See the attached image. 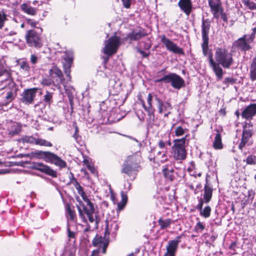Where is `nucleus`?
I'll return each mask as SVG.
<instances>
[{
  "label": "nucleus",
  "instance_id": "13d9d810",
  "mask_svg": "<svg viewBox=\"0 0 256 256\" xmlns=\"http://www.w3.org/2000/svg\"><path fill=\"white\" fill-rule=\"evenodd\" d=\"M38 60V58L36 55L34 54H31L30 57V62L32 64H37Z\"/></svg>",
  "mask_w": 256,
  "mask_h": 256
},
{
  "label": "nucleus",
  "instance_id": "603ef678",
  "mask_svg": "<svg viewBox=\"0 0 256 256\" xmlns=\"http://www.w3.org/2000/svg\"><path fill=\"white\" fill-rule=\"evenodd\" d=\"M84 164L86 166L88 169L90 171V172L92 174H94L96 170L94 166L89 162L88 160H84Z\"/></svg>",
  "mask_w": 256,
  "mask_h": 256
},
{
  "label": "nucleus",
  "instance_id": "ddd939ff",
  "mask_svg": "<svg viewBox=\"0 0 256 256\" xmlns=\"http://www.w3.org/2000/svg\"><path fill=\"white\" fill-rule=\"evenodd\" d=\"M168 83H170L174 88L178 90L184 86V80L180 76L174 73H170L168 74Z\"/></svg>",
  "mask_w": 256,
  "mask_h": 256
},
{
  "label": "nucleus",
  "instance_id": "79ce46f5",
  "mask_svg": "<svg viewBox=\"0 0 256 256\" xmlns=\"http://www.w3.org/2000/svg\"><path fill=\"white\" fill-rule=\"evenodd\" d=\"M158 224L162 229H164L168 228L170 224V220L169 219L162 220L160 219L158 220Z\"/></svg>",
  "mask_w": 256,
  "mask_h": 256
},
{
  "label": "nucleus",
  "instance_id": "dca6fc26",
  "mask_svg": "<svg viewBox=\"0 0 256 256\" xmlns=\"http://www.w3.org/2000/svg\"><path fill=\"white\" fill-rule=\"evenodd\" d=\"M32 168L34 170H39L53 178L57 177V174L56 171L52 169L49 166L42 162L34 164Z\"/></svg>",
  "mask_w": 256,
  "mask_h": 256
},
{
  "label": "nucleus",
  "instance_id": "a18cd8bd",
  "mask_svg": "<svg viewBox=\"0 0 256 256\" xmlns=\"http://www.w3.org/2000/svg\"><path fill=\"white\" fill-rule=\"evenodd\" d=\"M247 164L254 165L256 164V156L250 155L248 156L246 160H244Z\"/></svg>",
  "mask_w": 256,
  "mask_h": 256
},
{
  "label": "nucleus",
  "instance_id": "4d7b16f0",
  "mask_svg": "<svg viewBox=\"0 0 256 256\" xmlns=\"http://www.w3.org/2000/svg\"><path fill=\"white\" fill-rule=\"evenodd\" d=\"M52 82H53V80L52 81L50 79L44 78L42 80L41 84L44 86H50L52 84Z\"/></svg>",
  "mask_w": 256,
  "mask_h": 256
},
{
  "label": "nucleus",
  "instance_id": "6e6552de",
  "mask_svg": "<svg viewBox=\"0 0 256 256\" xmlns=\"http://www.w3.org/2000/svg\"><path fill=\"white\" fill-rule=\"evenodd\" d=\"M252 124L250 122H245L243 126L242 138L238 145V148L241 150L246 146L252 136Z\"/></svg>",
  "mask_w": 256,
  "mask_h": 256
},
{
  "label": "nucleus",
  "instance_id": "1a4fd4ad",
  "mask_svg": "<svg viewBox=\"0 0 256 256\" xmlns=\"http://www.w3.org/2000/svg\"><path fill=\"white\" fill-rule=\"evenodd\" d=\"M44 160L46 162L54 164L60 168L66 166V162L57 155L50 152H46Z\"/></svg>",
  "mask_w": 256,
  "mask_h": 256
},
{
  "label": "nucleus",
  "instance_id": "69168bd1",
  "mask_svg": "<svg viewBox=\"0 0 256 256\" xmlns=\"http://www.w3.org/2000/svg\"><path fill=\"white\" fill-rule=\"evenodd\" d=\"M123 2V4L124 6L126 8H128L130 6V0H122Z\"/></svg>",
  "mask_w": 256,
  "mask_h": 256
},
{
  "label": "nucleus",
  "instance_id": "c85d7f7f",
  "mask_svg": "<svg viewBox=\"0 0 256 256\" xmlns=\"http://www.w3.org/2000/svg\"><path fill=\"white\" fill-rule=\"evenodd\" d=\"M213 146L216 150H220L222 148L221 135L218 131H217L213 143Z\"/></svg>",
  "mask_w": 256,
  "mask_h": 256
},
{
  "label": "nucleus",
  "instance_id": "a878e982",
  "mask_svg": "<svg viewBox=\"0 0 256 256\" xmlns=\"http://www.w3.org/2000/svg\"><path fill=\"white\" fill-rule=\"evenodd\" d=\"M20 8L25 13L32 15L34 16L36 14L37 10L36 8H32L30 4L24 3L22 4L20 6Z\"/></svg>",
  "mask_w": 256,
  "mask_h": 256
},
{
  "label": "nucleus",
  "instance_id": "f704fd0d",
  "mask_svg": "<svg viewBox=\"0 0 256 256\" xmlns=\"http://www.w3.org/2000/svg\"><path fill=\"white\" fill-rule=\"evenodd\" d=\"M66 208L69 219L71 220H74L76 217L74 210L71 208L70 206L68 204H66Z\"/></svg>",
  "mask_w": 256,
  "mask_h": 256
},
{
  "label": "nucleus",
  "instance_id": "bb28decb",
  "mask_svg": "<svg viewBox=\"0 0 256 256\" xmlns=\"http://www.w3.org/2000/svg\"><path fill=\"white\" fill-rule=\"evenodd\" d=\"M162 172L164 176L168 179H169L171 181L174 180V170L172 168H170L167 165L164 166H163Z\"/></svg>",
  "mask_w": 256,
  "mask_h": 256
},
{
  "label": "nucleus",
  "instance_id": "de8ad7c7",
  "mask_svg": "<svg viewBox=\"0 0 256 256\" xmlns=\"http://www.w3.org/2000/svg\"><path fill=\"white\" fill-rule=\"evenodd\" d=\"M244 4L250 10H256V4L253 2L245 0L244 1Z\"/></svg>",
  "mask_w": 256,
  "mask_h": 256
},
{
  "label": "nucleus",
  "instance_id": "f257e3e1",
  "mask_svg": "<svg viewBox=\"0 0 256 256\" xmlns=\"http://www.w3.org/2000/svg\"><path fill=\"white\" fill-rule=\"evenodd\" d=\"M214 58L215 61L213 59L212 54L210 53L208 54L210 66L212 68L218 80H220L222 78L224 72L220 66L224 68H229L233 64L234 60L232 54L225 48H216Z\"/></svg>",
  "mask_w": 256,
  "mask_h": 256
},
{
  "label": "nucleus",
  "instance_id": "e433bc0d",
  "mask_svg": "<svg viewBox=\"0 0 256 256\" xmlns=\"http://www.w3.org/2000/svg\"><path fill=\"white\" fill-rule=\"evenodd\" d=\"M72 175L74 180V185L76 189L77 190L78 194H84V190L82 187L80 185V184L78 183L77 180L74 178V174H72Z\"/></svg>",
  "mask_w": 256,
  "mask_h": 256
},
{
  "label": "nucleus",
  "instance_id": "39448f33",
  "mask_svg": "<svg viewBox=\"0 0 256 256\" xmlns=\"http://www.w3.org/2000/svg\"><path fill=\"white\" fill-rule=\"evenodd\" d=\"M120 44V37L113 36L104 42V46L102 48V52L108 56H112L116 52Z\"/></svg>",
  "mask_w": 256,
  "mask_h": 256
},
{
  "label": "nucleus",
  "instance_id": "338daca9",
  "mask_svg": "<svg viewBox=\"0 0 256 256\" xmlns=\"http://www.w3.org/2000/svg\"><path fill=\"white\" fill-rule=\"evenodd\" d=\"M108 244H107V243H106V242H104V243L102 244L101 246L102 247V252L103 254H105V253H106V248H107V247H108Z\"/></svg>",
  "mask_w": 256,
  "mask_h": 256
},
{
  "label": "nucleus",
  "instance_id": "473e14b6",
  "mask_svg": "<svg viewBox=\"0 0 256 256\" xmlns=\"http://www.w3.org/2000/svg\"><path fill=\"white\" fill-rule=\"evenodd\" d=\"M21 130L22 126L18 124H14L12 126L10 133L12 136L16 135L21 132Z\"/></svg>",
  "mask_w": 256,
  "mask_h": 256
},
{
  "label": "nucleus",
  "instance_id": "2eb2a0df",
  "mask_svg": "<svg viewBox=\"0 0 256 256\" xmlns=\"http://www.w3.org/2000/svg\"><path fill=\"white\" fill-rule=\"evenodd\" d=\"M155 100L158 103L159 112L164 114V117H168L170 114V111L172 109V106L168 102H163L162 100L157 96H156Z\"/></svg>",
  "mask_w": 256,
  "mask_h": 256
},
{
  "label": "nucleus",
  "instance_id": "0eeeda50",
  "mask_svg": "<svg viewBox=\"0 0 256 256\" xmlns=\"http://www.w3.org/2000/svg\"><path fill=\"white\" fill-rule=\"evenodd\" d=\"M246 35L244 34L242 37L239 38L234 41L232 46V48L234 50H241L246 52L252 48L250 44L252 41L249 40V38H246Z\"/></svg>",
  "mask_w": 256,
  "mask_h": 256
},
{
  "label": "nucleus",
  "instance_id": "37998d69",
  "mask_svg": "<svg viewBox=\"0 0 256 256\" xmlns=\"http://www.w3.org/2000/svg\"><path fill=\"white\" fill-rule=\"evenodd\" d=\"M20 69H22V70L24 71L26 73H28L30 69L29 64L26 61L21 62L20 63Z\"/></svg>",
  "mask_w": 256,
  "mask_h": 256
},
{
  "label": "nucleus",
  "instance_id": "c9c22d12",
  "mask_svg": "<svg viewBox=\"0 0 256 256\" xmlns=\"http://www.w3.org/2000/svg\"><path fill=\"white\" fill-rule=\"evenodd\" d=\"M104 238L102 236H96V238L92 240V244L95 246H98V248H101L102 244L104 243Z\"/></svg>",
  "mask_w": 256,
  "mask_h": 256
},
{
  "label": "nucleus",
  "instance_id": "393cba45",
  "mask_svg": "<svg viewBox=\"0 0 256 256\" xmlns=\"http://www.w3.org/2000/svg\"><path fill=\"white\" fill-rule=\"evenodd\" d=\"M204 203L201 200L196 206V208L199 210L200 216L204 218H208L210 215L211 208L210 206H206L202 208Z\"/></svg>",
  "mask_w": 256,
  "mask_h": 256
},
{
  "label": "nucleus",
  "instance_id": "72a5a7b5",
  "mask_svg": "<svg viewBox=\"0 0 256 256\" xmlns=\"http://www.w3.org/2000/svg\"><path fill=\"white\" fill-rule=\"evenodd\" d=\"M35 144L40 146L51 147L52 146V144L44 139L40 138H36Z\"/></svg>",
  "mask_w": 256,
  "mask_h": 256
},
{
  "label": "nucleus",
  "instance_id": "0e129e2a",
  "mask_svg": "<svg viewBox=\"0 0 256 256\" xmlns=\"http://www.w3.org/2000/svg\"><path fill=\"white\" fill-rule=\"evenodd\" d=\"M152 46V44L148 42H144V45L142 48L144 50H149Z\"/></svg>",
  "mask_w": 256,
  "mask_h": 256
},
{
  "label": "nucleus",
  "instance_id": "6ab92c4d",
  "mask_svg": "<svg viewBox=\"0 0 256 256\" xmlns=\"http://www.w3.org/2000/svg\"><path fill=\"white\" fill-rule=\"evenodd\" d=\"M147 33L144 29L138 30H132L126 36V40L130 41H136L147 36Z\"/></svg>",
  "mask_w": 256,
  "mask_h": 256
},
{
  "label": "nucleus",
  "instance_id": "6e6d98bb",
  "mask_svg": "<svg viewBox=\"0 0 256 256\" xmlns=\"http://www.w3.org/2000/svg\"><path fill=\"white\" fill-rule=\"evenodd\" d=\"M154 110H152V112H150L149 110H146L148 113L149 122L150 124L153 123L154 119Z\"/></svg>",
  "mask_w": 256,
  "mask_h": 256
},
{
  "label": "nucleus",
  "instance_id": "4be33fe9",
  "mask_svg": "<svg viewBox=\"0 0 256 256\" xmlns=\"http://www.w3.org/2000/svg\"><path fill=\"white\" fill-rule=\"evenodd\" d=\"M208 4L214 17L218 18L220 17V10H222L220 8V4L215 0H209Z\"/></svg>",
  "mask_w": 256,
  "mask_h": 256
},
{
  "label": "nucleus",
  "instance_id": "7ed1b4c3",
  "mask_svg": "<svg viewBox=\"0 0 256 256\" xmlns=\"http://www.w3.org/2000/svg\"><path fill=\"white\" fill-rule=\"evenodd\" d=\"M139 158L136 156H128L122 165V172L127 174L134 180L140 168Z\"/></svg>",
  "mask_w": 256,
  "mask_h": 256
},
{
  "label": "nucleus",
  "instance_id": "774afa93",
  "mask_svg": "<svg viewBox=\"0 0 256 256\" xmlns=\"http://www.w3.org/2000/svg\"><path fill=\"white\" fill-rule=\"evenodd\" d=\"M100 248H98L96 250H94L92 252V254L90 256H95L98 254L100 251Z\"/></svg>",
  "mask_w": 256,
  "mask_h": 256
},
{
  "label": "nucleus",
  "instance_id": "4c0bfd02",
  "mask_svg": "<svg viewBox=\"0 0 256 256\" xmlns=\"http://www.w3.org/2000/svg\"><path fill=\"white\" fill-rule=\"evenodd\" d=\"M142 42H138L137 47L136 48V51L141 54L142 58H148L150 54V52H145L142 48L141 46Z\"/></svg>",
  "mask_w": 256,
  "mask_h": 256
},
{
  "label": "nucleus",
  "instance_id": "c756f323",
  "mask_svg": "<svg viewBox=\"0 0 256 256\" xmlns=\"http://www.w3.org/2000/svg\"><path fill=\"white\" fill-rule=\"evenodd\" d=\"M152 96L151 94H148V98H147V102L148 106H146L144 104V102L142 100H140V102L142 104V106L145 110H149L150 112H152V110H154L152 106Z\"/></svg>",
  "mask_w": 256,
  "mask_h": 256
},
{
  "label": "nucleus",
  "instance_id": "9b49d317",
  "mask_svg": "<svg viewBox=\"0 0 256 256\" xmlns=\"http://www.w3.org/2000/svg\"><path fill=\"white\" fill-rule=\"evenodd\" d=\"M161 42L164 44L166 49L174 54H182L183 50L179 48L176 44L174 43L170 39L166 38L164 35L161 36Z\"/></svg>",
  "mask_w": 256,
  "mask_h": 256
},
{
  "label": "nucleus",
  "instance_id": "7c9ffc66",
  "mask_svg": "<svg viewBox=\"0 0 256 256\" xmlns=\"http://www.w3.org/2000/svg\"><path fill=\"white\" fill-rule=\"evenodd\" d=\"M46 152L42 150H36L31 152L30 155L28 156L30 158L42 159L44 160Z\"/></svg>",
  "mask_w": 256,
  "mask_h": 256
},
{
  "label": "nucleus",
  "instance_id": "a211bd4d",
  "mask_svg": "<svg viewBox=\"0 0 256 256\" xmlns=\"http://www.w3.org/2000/svg\"><path fill=\"white\" fill-rule=\"evenodd\" d=\"M63 58L65 60V62L63 64L64 69L66 76L68 78L69 80H70V68L72 62L73 58L70 54H68L66 52L64 55L63 56Z\"/></svg>",
  "mask_w": 256,
  "mask_h": 256
},
{
  "label": "nucleus",
  "instance_id": "423d86ee",
  "mask_svg": "<svg viewBox=\"0 0 256 256\" xmlns=\"http://www.w3.org/2000/svg\"><path fill=\"white\" fill-rule=\"evenodd\" d=\"M26 39L30 46L40 48L42 46L40 34L34 30L28 31L26 34Z\"/></svg>",
  "mask_w": 256,
  "mask_h": 256
},
{
  "label": "nucleus",
  "instance_id": "a19ab883",
  "mask_svg": "<svg viewBox=\"0 0 256 256\" xmlns=\"http://www.w3.org/2000/svg\"><path fill=\"white\" fill-rule=\"evenodd\" d=\"M202 46L204 54L206 56L208 50V40L202 39Z\"/></svg>",
  "mask_w": 256,
  "mask_h": 256
},
{
  "label": "nucleus",
  "instance_id": "864d4df0",
  "mask_svg": "<svg viewBox=\"0 0 256 256\" xmlns=\"http://www.w3.org/2000/svg\"><path fill=\"white\" fill-rule=\"evenodd\" d=\"M252 30V32L249 36V40L253 42L256 34V24H253V28Z\"/></svg>",
  "mask_w": 256,
  "mask_h": 256
},
{
  "label": "nucleus",
  "instance_id": "b1692460",
  "mask_svg": "<svg viewBox=\"0 0 256 256\" xmlns=\"http://www.w3.org/2000/svg\"><path fill=\"white\" fill-rule=\"evenodd\" d=\"M3 75L6 76V78L0 80V89L2 90L6 88L12 82L10 73L7 70H4L0 72V76H2Z\"/></svg>",
  "mask_w": 256,
  "mask_h": 256
},
{
  "label": "nucleus",
  "instance_id": "052dcab7",
  "mask_svg": "<svg viewBox=\"0 0 256 256\" xmlns=\"http://www.w3.org/2000/svg\"><path fill=\"white\" fill-rule=\"evenodd\" d=\"M205 226L202 222H197L195 226V229L196 231H198V230H202L204 229Z\"/></svg>",
  "mask_w": 256,
  "mask_h": 256
},
{
  "label": "nucleus",
  "instance_id": "bf43d9fd",
  "mask_svg": "<svg viewBox=\"0 0 256 256\" xmlns=\"http://www.w3.org/2000/svg\"><path fill=\"white\" fill-rule=\"evenodd\" d=\"M52 94L48 91H46V94L44 96V100L46 102H50L52 98Z\"/></svg>",
  "mask_w": 256,
  "mask_h": 256
},
{
  "label": "nucleus",
  "instance_id": "58836bf2",
  "mask_svg": "<svg viewBox=\"0 0 256 256\" xmlns=\"http://www.w3.org/2000/svg\"><path fill=\"white\" fill-rule=\"evenodd\" d=\"M158 147L162 150V157L166 156V153L167 152V148L166 147V142H164L162 140H160L158 142Z\"/></svg>",
  "mask_w": 256,
  "mask_h": 256
},
{
  "label": "nucleus",
  "instance_id": "3c124183",
  "mask_svg": "<svg viewBox=\"0 0 256 256\" xmlns=\"http://www.w3.org/2000/svg\"><path fill=\"white\" fill-rule=\"evenodd\" d=\"M186 130V128H184L180 126H178L175 130V134L176 136H181L185 133Z\"/></svg>",
  "mask_w": 256,
  "mask_h": 256
},
{
  "label": "nucleus",
  "instance_id": "f8f14e48",
  "mask_svg": "<svg viewBox=\"0 0 256 256\" xmlns=\"http://www.w3.org/2000/svg\"><path fill=\"white\" fill-rule=\"evenodd\" d=\"M51 78L53 80L54 85H59L64 80V76L62 71L56 66H53L49 70Z\"/></svg>",
  "mask_w": 256,
  "mask_h": 256
},
{
  "label": "nucleus",
  "instance_id": "49530a36",
  "mask_svg": "<svg viewBox=\"0 0 256 256\" xmlns=\"http://www.w3.org/2000/svg\"><path fill=\"white\" fill-rule=\"evenodd\" d=\"M15 93L12 91H9L6 94V103H10L11 102L15 97Z\"/></svg>",
  "mask_w": 256,
  "mask_h": 256
},
{
  "label": "nucleus",
  "instance_id": "20e7f679",
  "mask_svg": "<svg viewBox=\"0 0 256 256\" xmlns=\"http://www.w3.org/2000/svg\"><path fill=\"white\" fill-rule=\"evenodd\" d=\"M186 137L174 140L172 151L174 158L176 160H182L186 158Z\"/></svg>",
  "mask_w": 256,
  "mask_h": 256
},
{
  "label": "nucleus",
  "instance_id": "e2e57ef3",
  "mask_svg": "<svg viewBox=\"0 0 256 256\" xmlns=\"http://www.w3.org/2000/svg\"><path fill=\"white\" fill-rule=\"evenodd\" d=\"M220 16L222 19L225 22H228V18L225 13L223 12V10H220Z\"/></svg>",
  "mask_w": 256,
  "mask_h": 256
},
{
  "label": "nucleus",
  "instance_id": "09e8293b",
  "mask_svg": "<svg viewBox=\"0 0 256 256\" xmlns=\"http://www.w3.org/2000/svg\"><path fill=\"white\" fill-rule=\"evenodd\" d=\"M66 230L68 240L70 241L72 239L75 240L76 236L77 234L76 232L71 231L68 226Z\"/></svg>",
  "mask_w": 256,
  "mask_h": 256
},
{
  "label": "nucleus",
  "instance_id": "f3484780",
  "mask_svg": "<svg viewBox=\"0 0 256 256\" xmlns=\"http://www.w3.org/2000/svg\"><path fill=\"white\" fill-rule=\"evenodd\" d=\"M256 114V103L251 104L242 110L241 116L243 118L250 122Z\"/></svg>",
  "mask_w": 256,
  "mask_h": 256
},
{
  "label": "nucleus",
  "instance_id": "ea45409f",
  "mask_svg": "<svg viewBox=\"0 0 256 256\" xmlns=\"http://www.w3.org/2000/svg\"><path fill=\"white\" fill-rule=\"evenodd\" d=\"M121 194L122 198V202L118 204V207L119 210L123 209L127 200V196L124 194V192H122Z\"/></svg>",
  "mask_w": 256,
  "mask_h": 256
},
{
  "label": "nucleus",
  "instance_id": "f03ea898",
  "mask_svg": "<svg viewBox=\"0 0 256 256\" xmlns=\"http://www.w3.org/2000/svg\"><path fill=\"white\" fill-rule=\"evenodd\" d=\"M80 195L86 203L85 205L82 202H80L79 205L76 206L80 216L84 222H86L88 218L90 222L94 223V227L98 228L99 220L95 212L93 203L88 198L84 192V194Z\"/></svg>",
  "mask_w": 256,
  "mask_h": 256
},
{
  "label": "nucleus",
  "instance_id": "aec40b11",
  "mask_svg": "<svg viewBox=\"0 0 256 256\" xmlns=\"http://www.w3.org/2000/svg\"><path fill=\"white\" fill-rule=\"evenodd\" d=\"M178 6L187 16H189L192 11V4L191 0H179Z\"/></svg>",
  "mask_w": 256,
  "mask_h": 256
},
{
  "label": "nucleus",
  "instance_id": "5fc2aeb1",
  "mask_svg": "<svg viewBox=\"0 0 256 256\" xmlns=\"http://www.w3.org/2000/svg\"><path fill=\"white\" fill-rule=\"evenodd\" d=\"M236 82V80L233 78H226L223 82V83L225 84L228 85L230 84H234Z\"/></svg>",
  "mask_w": 256,
  "mask_h": 256
},
{
  "label": "nucleus",
  "instance_id": "680f3d73",
  "mask_svg": "<svg viewBox=\"0 0 256 256\" xmlns=\"http://www.w3.org/2000/svg\"><path fill=\"white\" fill-rule=\"evenodd\" d=\"M168 74L164 76L162 78L157 79L156 80V82H164L165 83H168Z\"/></svg>",
  "mask_w": 256,
  "mask_h": 256
},
{
  "label": "nucleus",
  "instance_id": "8fccbe9b",
  "mask_svg": "<svg viewBox=\"0 0 256 256\" xmlns=\"http://www.w3.org/2000/svg\"><path fill=\"white\" fill-rule=\"evenodd\" d=\"M64 88L70 100H71V99L73 98V93L75 91L74 88L73 87H70L69 88L68 87L66 88V86Z\"/></svg>",
  "mask_w": 256,
  "mask_h": 256
},
{
  "label": "nucleus",
  "instance_id": "2f4dec72",
  "mask_svg": "<svg viewBox=\"0 0 256 256\" xmlns=\"http://www.w3.org/2000/svg\"><path fill=\"white\" fill-rule=\"evenodd\" d=\"M36 138L32 136H24L21 138V141L23 143H28L35 144L36 142Z\"/></svg>",
  "mask_w": 256,
  "mask_h": 256
},
{
  "label": "nucleus",
  "instance_id": "c03bdc74",
  "mask_svg": "<svg viewBox=\"0 0 256 256\" xmlns=\"http://www.w3.org/2000/svg\"><path fill=\"white\" fill-rule=\"evenodd\" d=\"M6 20V14L4 11H0V30L4 26V22Z\"/></svg>",
  "mask_w": 256,
  "mask_h": 256
},
{
  "label": "nucleus",
  "instance_id": "cd10ccee",
  "mask_svg": "<svg viewBox=\"0 0 256 256\" xmlns=\"http://www.w3.org/2000/svg\"><path fill=\"white\" fill-rule=\"evenodd\" d=\"M250 77L252 82L256 80V58H254L250 66Z\"/></svg>",
  "mask_w": 256,
  "mask_h": 256
},
{
  "label": "nucleus",
  "instance_id": "412c9836",
  "mask_svg": "<svg viewBox=\"0 0 256 256\" xmlns=\"http://www.w3.org/2000/svg\"><path fill=\"white\" fill-rule=\"evenodd\" d=\"M213 189L212 186L207 183L204 187V192L203 197L198 200V202L202 201V203H208L210 202L212 198Z\"/></svg>",
  "mask_w": 256,
  "mask_h": 256
},
{
  "label": "nucleus",
  "instance_id": "9d476101",
  "mask_svg": "<svg viewBox=\"0 0 256 256\" xmlns=\"http://www.w3.org/2000/svg\"><path fill=\"white\" fill-rule=\"evenodd\" d=\"M182 236H178L175 239L168 242L166 247V252L164 256H175L179 244L180 242Z\"/></svg>",
  "mask_w": 256,
  "mask_h": 256
},
{
  "label": "nucleus",
  "instance_id": "5701e85b",
  "mask_svg": "<svg viewBox=\"0 0 256 256\" xmlns=\"http://www.w3.org/2000/svg\"><path fill=\"white\" fill-rule=\"evenodd\" d=\"M210 27V22L209 19L202 20V39L209 40L208 34Z\"/></svg>",
  "mask_w": 256,
  "mask_h": 256
},
{
  "label": "nucleus",
  "instance_id": "4468645a",
  "mask_svg": "<svg viewBox=\"0 0 256 256\" xmlns=\"http://www.w3.org/2000/svg\"><path fill=\"white\" fill-rule=\"evenodd\" d=\"M38 90L37 88H32L24 90L22 94L21 101L27 104L32 103Z\"/></svg>",
  "mask_w": 256,
  "mask_h": 256
}]
</instances>
